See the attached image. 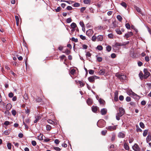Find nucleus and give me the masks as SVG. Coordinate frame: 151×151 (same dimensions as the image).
<instances>
[{
    "mask_svg": "<svg viewBox=\"0 0 151 151\" xmlns=\"http://www.w3.org/2000/svg\"><path fill=\"white\" fill-rule=\"evenodd\" d=\"M119 112L116 114V119L117 120H119L120 117L123 115L125 113V110L122 107H120L119 109Z\"/></svg>",
    "mask_w": 151,
    "mask_h": 151,
    "instance_id": "f257e3e1",
    "label": "nucleus"
},
{
    "mask_svg": "<svg viewBox=\"0 0 151 151\" xmlns=\"http://www.w3.org/2000/svg\"><path fill=\"white\" fill-rule=\"evenodd\" d=\"M115 76L120 80H124L126 79V76L122 73H117Z\"/></svg>",
    "mask_w": 151,
    "mask_h": 151,
    "instance_id": "f03ea898",
    "label": "nucleus"
},
{
    "mask_svg": "<svg viewBox=\"0 0 151 151\" xmlns=\"http://www.w3.org/2000/svg\"><path fill=\"white\" fill-rule=\"evenodd\" d=\"M144 78L145 79L147 78L150 75V73L148 71L147 69H144Z\"/></svg>",
    "mask_w": 151,
    "mask_h": 151,
    "instance_id": "7ed1b4c3",
    "label": "nucleus"
},
{
    "mask_svg": "<svg viewBox=\"0 0 151 151\" xmlns=\"http://www.w3.org/2000/svg\"><path fill=\"white\" fill-rule=\"evenodd\" d=\"M116 126H109L106 127V129L109 131H112L116 129Z\"/></svg>",
    "mask_w": 151,
    "mask_h": 151,
    "instance_id": "20e7f679",
    "label": "nucleus"
},
{
    "mask_svg": "<svg viewBox=\"0 0 151 151\" xmlns=\"http://www.w3.org/2000/svg\"><path fill=\"white\" fill-rule=\"evenodd\" d=\"M132 149L135 151H140V149L137 144H135L132 147Z\"/></svg>",
    "mask_w": 151,
    "mask_h": 151,
    "instance_id": "39448f33",
    "label": "nucleus"
},
{
    "mask_svg": "<svg viewBox=\"0 0 151 151\" xmlns=\"http://www.w3.org/2000/svg\"><path fill=\"white\" fill-rule=\"evenodd\" d=\"M130 95H132L133 97L134 98H135L137 99H139V97L138 95L133 92L132 91H131L130 93Z\"/></svg>",
    "mask_w": 151,
    "mask_h": 151,
    "instance_id": "423d86ee",
    "label": "nucleus"
},
{
    "mask_svg": "<svg viewBox=\"0 0 151 151\" xmlns=\"http://www.w3.org/2000/svg\"><path fill=\"white\" fill-rule=\"evenodd\" d=\"M107 111V109L105 108H103L101 109L100 112L102 115H105Z\"/></svg>",
    "mask_w": 151,
    "mask_h": 151,
    "instance_id": "0eeeda50",
    "label": "nucleus"
},
{
    "mask_svg": "<svg viewBox=\"0 0 151 151\" xmlns=\"http://www.w3.org/2000/svg\"><path fill=\"white\" fill-rule=\"evenodd\" d=\"M133 34L132 32H128L125 35V37H126V38L127 39L130 37L131 36L133 35Z\"/></svg>",
    "mask_w": 151,
    "mask_h": 151,
    "instance_id": "6e6552de",
    "label": "nucleus"
},
{
    "mask_svg": "<svg viewBox=\"0 0 151 151\" xmlns=\"http://www.w3.org/2000/svg\"><path fill=\"white\" fill-rule=\"evenodd\" d=\"M118 92L117 91H116L114 93V101H117L118 100Z\"/></svg>",
    "mask_w": 151,
    "mask_h": 151,
    "instance_id": "1a4fd4ad",
    "label": "nucleus"
},
{
    "mask_svg": "<svg viewBox=\"0 0 151 151\" xmlns=\"http://www.w3.org/2000/svg\"><path fill=\"white\" fill-rule=\"evenodd\" d=\"M125 134L123 132H120L118 135V137L119 138H123L125 137Z\"/></svg>",
    "mask_w": 151,
    "mask_h": 151,
    "instance_id": "9d476101",
    "label": "nucleus"
},
{
    "mask_svg": "<svg viewBox=\"0 0 151 151\" xmlns=\"http://www.w3.org/2000/svg\"><path fill=\"white\" fill-rule=\"evenodd\" d=\"M12 107V105L10 103L7 104L6 106V108L7 111L9 110Z\"/></svg>",
    "mask_w": 151,
    "mask_h": 151,
    "instance_id": "9b49d317",
    "label": "nucleus"
},
{
    "mask_svg": "<svg viewBox=\"0 0 151 151\" xmlns=\"http://www.w3.org/2000/svg\"><path fill=\"white\" fill-rule=\"evenodd\" d=\"M88 79L89 81L91 83H93L94 82L95 79L93 76L88 77Z\"/></svg>",
    "mask_w": 151,
    "mask_h": 151,
    "instance_id": "f8f14e48",
    "label": "nucleus"
},
{
    "mask_svg": "<svg viewBox=\"0 0 151 151\" xmlns=\"http://www.w3.org/2000/svg\"><path fill=\"white\" fill-rule=\"evenodd\" d=\"M93 33V31L92 30L89 29L86 32V34L88 36H91Z\"/></svg>",
    "mask_w": 151,
    "mask_h": 151,
    "instance_id": "ddd939ff",
    "label": "nucleus"
},
{
    "mask_svg": "<svg viewBox=\"0 0 151 151\" xmlns=\"http://www.w3.org/2000/svg\"><path fill=\"white\" fill-rule=\"evenodd\" d=\"M130 55L131 57L133 58H135L136 55H135L134 52L133 50H131L130 52Z\"/></svg>",
    "mask_w": 151,
    "mask_h": 151,
    "instance_id": "4468645a",
    "label": "nucleus"
},
{
    "mask_svg": "<svg viewBox=\"0 0 151 151\" xmlns=\"http://www.w3.org/2000/svg\"><path fill=\"white\" fill-rule=\"evenodd\" d=\"M103 37L101 35H99L97 37V41H101L103 40Z\"/></svg>",
    "mask_w": 151,
    "mask_h": 151,
    "instance_id": "2eb2a0df",
    "label": "nucleus"
},
{
    "mask_svg": "<svg viewBox=\"0 0 151 151\" xmlns=\"http://www.w3.org/2000/svg\"><path fill=\"white\" fill-rule=\"evenodd\" d=\"M35 120L34 121V122L35 123H36L41 119V117L40 116H36Z\"/></svg>",
    "mask_w": 151,
    "mask_h": 151,
    "instance_id": "dca6fc26",
    "label": "nucleus"
},
{
    "mask_svg": "<svg viewBox=\"0 0 151 151\" xmlns=\"http://www.w3.org/2000/svg\"><path fill=\"white\" fill-rule=\"evenodd\" d=\"M129 41H128L126 42H120V46H125L126 45L128 44L129 43Z\"/></svg>",
    "mask_w": 151,
    "mask_h": 151,
    "instance_id": "f3484780",
    "label": "nucleus"
},
{
    "mask_svg": "<svg viewBox=\"0 0 151 151\" xmlns=\"http://www.w3.org/2000/svg\"><path fill=\"white\" fill-rule=\"evenodd\" d=\"M92 110L93 112H96L97 110V107L96 106H93L92 107Z\"/></svg>",
    "mask_w": 151,
    "mask_h": 151,
    "instance_id": "a211bd4d",
    "label": "nucleus"
},
{
    "mask_svg": "<svg viewBox=\"0 0 151 151\" xmlns=\"http://www.w3.org/2000/svg\"><path fill=\"white\" fill-rule=\"evenodd\" d=\"M135 9L137 10V11L139 14L142 15V13L141 11V9L140 8H139L138 7H137V6H136L135 7Z\"/></svg>",
    "mask_w": 151,
    "mask_h": 151,
    "instance_id": "6ab92c4d",
    "label": "nucleus"
},
{
    "mask_svg": "<svg viewBox=\"0 0 151 151\" xmlns=\"http://www.w3.org/2000/svg\"><path fill=\"white\" fill-rule=\"evenodd\" d=\"M124 147L126 150H129V147L126 142L124 143Z\"/></svg>",
    "mask_w": 151,
    "mask_h": 151,
    "instance_id": "aec40b11",
    "label": "nucleus"
},
{
    "mask_svg": "<svg viewBox=\"0 0 151 151\" xmlns=\"http://www.w3.org/2000/svg\"><path fill=\"white\" fill-rule=\"evenodd\" d=\"M105 73V70L104 69H102L100 70L99 72V73L100 75H104Z\"/></svg>",
    "mask_w": 151,
    "mask_h": 151,
    "instance_id": "412c9836",
    "label": "nucleus"
},
{
    "mask_svg": "<svg viewBox=\"0 0 151 151\" xmlns=\"http://www.w3.org/2000/svg\"><path fill=\"white\" fill-rule=\"evenodd\" d=\"M87 103L88 105H90L92 103V100L90 99H88L87 101Z\"/></svg>",
    "mask_w": 151,
    "mask_h": 151,
    "instance_id": "4be33fe9",
    "label": "nucleus"
},
{
    "mask_svg": "<svg viewBox=\"0 0 151 151\" xmlns=\"http://www.w3.org/2000/svg\"><path fill=\"white\" fill-rule=\"evenodd\" d=\"M139 76L141 80H142L143 79V78H144V75L143 74V73H142L140 72L139 73Z\"/></svg>",
    "mask_w": 151,
    "mask_h": 151,
    "instance_id": "5701e85b",
    "label": "nucleus"
},
{
    "mask_svg": "<svg viewBox=\"0 0 151 151\" xmlns=\"http://www.w3.org/2000/svg\"><path fill=\"white\" fill-rule=\"evenodd\" d=\"M91 1L90 0H84L83 2L85 4H90Z\"/></svg>",
    "mask_w": 151,
    "mask_h": 151,
    "instance_id": "b1692460",
    "label": "nucleus"
},
{
    "mask_svg": "<svg viewBox=\"0 0 151 151\" xmlns=\"http://www.w3.org/2000/svg\"><path fill=\"white\" fill-rule=\"evenodd\" d=\"M115 31L118 34L121 35L122 34V32L120 31V30L119 29H116Z\"/></svg>",
    "mask_w": 151,
    "mask_h": 151,
    "instance_id": "393cba45",
    "label": "nucleus"
},
{
    "mask_svg": "<svg viewBox=\"0 0 151 151\" xmlns=\"http://www.w3.org/2000/svg\"><path fill=\"white\" fill-rule=\"evenodd\" d=\"M116 18L120 22H121L122 19V17L120 15H118L117 16Z\"/></svg>",
    "mask_w": 151,
    "mask_h": 151,
    "instance_id": "a878e982",
    "label": "nucleus"
},
{
    "mask_svg": "<svg viewBox=\"0 0 151 151\" xmlns=\"http://www.w3.org/2000/svg\"><path fill=\"white\" fill-rule=\"evenodd\" d=\"M106 50L108 52H109L111 50V46H110L109 45H108L106 47Z\"/></svg>",
    "mask_w": 151,
    "mask_h": 151,
    "instance_id": "bb28decb",
    "label": "nucleus"
},
{
    "mask_svg": "<svg viewBox=\"0 0 151 151\" xmlns=\"http://www.w3.org/2000/svg\"><path fill=\"white\" fill-rule=\"evenodd\" d=\"M70 26L72 28H75L76 27V25L75 23L73 22L71 24Z\"/></svg>",
    "mask_w": 151,
    "mask_h": 151,
    "instance_id": "cd10ccee",
    "label": "nucleus"
},
{
    "mask_svg": "<svg viewBox=\"0 0 151 151\" xmlns=\"http://www.w3.org/2000/svg\"><path fill=\"white\" fill-rule=\"evenodd\" d=\"M120 4L124 7L125 8H126L127 7V5L126 3L124 2H122V3Z\"/></svg>",
    "mask_w": 151,
    "mask_h": 151,
    "instance_id": "c85d7f7f",
    "label": "nucleus"
},
{
    "mask_svg": "<svg viewBox=\"0 0 151 151\" xmlns=\"http://www.w3.org/2000/svg\"><path fill=\"white\" fill-rule=\"evenodd\" d=\"M99 102L100 104H104V102H105L103 100H102L101 99H99Z\"/></svg>",
    "mask_w": 151,
    "mask_h": 151,
    "instance_id": "c756f323",
    "label": "nucleus"
},
{
    "mask_svg": "<svg viewBox=\"0 0 151 151\" xmlns=\"http://www.w3.org/2000/svg\"><path fill=\"white\" fill-rule=\"evenodd\" d=\"M10 133V131L9 130H7L5 131L4 132V134L6 135H8Z\"/></svg>",
    "mask_w": 151,
    "mask_h": 151,
    "instance_id": "7c9ffc66",
    "label": "nucleus"
},
{
    "mask_svg": "<svg viewBox=\"0 0 151 151\" xmlns=\"http://www.w3.org/2000/svg\"><path fill=\"white\" fill-rule=\"evenodd\" d=\"M46 127L47 130V131H50V130L51 128V127L50 125H47Z\"/></svg>",
    "mask_w": 151,
    "mask_h": 151,
    "instance_id": "2f4dec72",
    "label": "nucleus"
},
{
    "mask_svg": "<svg viewBox=\"0 0 151 151\" xmlns=\"http://www.w3.org/2000/svg\"><path fill=\"white\" fill-rule=\"evenodd\" d=\"M148 132V130H145L144 131L143 133V136L144 137L146 136Z\"/></svg>",
    "mask_w": 151,
    "mask_h": 151,
    "instance_id": "473e14b6",
    "label": "nucleus"
},
{
    "mask_svg": "<svg viewBox=\"0 0 151 151\" xmlns=\"http://www.w3.org/2000/svg\"><path fill=\"white\" fill-rule=\"evenodd\" d=\"M80 4L76 2L73 4V6L75 7H78L80 6Z\"/></svg>",
    "mask_w": 151,
    "mask_h": 151,
    "instance_id": "72a5a7b5",
    "label": "nucleus"
},
{
    "mask_svg": "<svg viewBox=\"0 0 151 151\" xmlns=\"http://www.w3.org/2000/svg\"><path fill=\"white\" fill-rule=\"evenodd\" d=\"M7 147L8 149L9 150L11 149L12 148V144L11 143H9L7 144Z\"/></svg>",
    "mask_w": 151,
    "mask_h": 151,
    "instance_id": "f704fd0d",
    "label": "nucleus"
},
{
    "mask_svg": "<svg viewBox=\"0 0 151 151\" xmlns=\"http://www.w3.org/2000/svg\"><path fill=\"white\" fill-rule=\"evenodd\" d=\"M36 102H41L42 101V99L40 98L39 97H38L35 100Z\"/></svg>",
    "mask_w": 151,
    "mask_h": 151,
    "instance_id": "c9c22d12",
    "label": "nucleus"
},
{
    "mask_svg": "<svg viewBox=\"0 0 151 151\" xmlns=\"http://www.w3.org/2000/svg\"><path fill=\"white\" fill-rule=\"evenodd\" d=\"M97 49L99 50H101L103 49V47L101 45H98L97 47Z\"/></svg>",
    "mask_w": 151,
    "mask_h": 151,
    "instance_id": "e433bc0d",
    "label": "nucleus"
},
{
    "mask_svg": "<svg viewBox=\"0 0 151 151\" xmlns=\"http://www.w3.org/2000/svg\"><path fill=\"white\" fill-rule=\"evenodd\" d=\"M151 140V137L149 135L147 136L146 138V140L147 142L150 141Z\"/></svg>",
    "mask_w": 151,
    "mask_h": 151,
    "instance_id": "4c0bfd02",
    "label": "nucleus"
},
{
    "mask_svg": "<svg viewBox=\"0 0 151 151\" xmlns=\"http://www.w3.org/2000/svg\"><path fill=\"white\" fill-rule=\"evenodd\" d=\"M71 40L76 42H78V39L77 38H75L74 37H73L71 38Z\"/></svg>",
    "mask_w": 151,
    "mask_h": 151,
    "instance_id": "58836bf2",
    "label": "nucleus"
},
{
    "mask_svg": "<svg viewBox=\"0 0 151 151\" xmlns=\"http://www.w3.org/2000/svg\"><path fill=\"white\" fill-rule=\"evenodd\" d=\"M125 26L128 29H129L130 28V26L129 24L128 23L126 24Z\"/></svg>",
    "mask_w": 151,
    "mask_h": 151,
    "instance_id": "ea45409f",
    "label": "nucleus"
},
{
    "mask_svg": "<svg viewBox=\"0 0 151 151\" xmlns=\"http://www.w3.org/2000/svg\"><path fill=\"white\" fill-rule=\"evenodd\" d=\"M72 22V19L70 18H69L67 19L66 22L67 23H70Z\"/></svg>",
    "mask_w": 151,
    "mask_h": 151,
    "instance_id": "a19ab883",
    "label": "nucleus"
},
{
    "mask_svg": "<svg viewBox=\"0 0 151 151\" xmlns=\"http://www.w3.org/2000/svg\"><path fill=\"white\" fill-rule=\"evenodd\" d=\"M76 72V70L74 69H73L70 70V73L72 75H74Z\"/></svg>",
    "mask_w": 151,
    "mask_h": 151,
    "instance_id": "79ce46f5",
    "label": "nucleus"
},
{
    "mask_svg": "<svg viewBox=\"0 0 151 151\" xmlns=\"http://www.w3.org/2000/svg\"><path fill=\"white\" fill-rule=\"evenodd\" d=\"M12 114L14 116H15L16 114V111L14 110H12Z\"/></svg>",
    "mask_w": 151,
    "mask_h": 151,
    "instance_id": "37998d69",
    "label": "nucleus"
},
{
    "mask_svg": "<svg viewBox=\"0 0 151 151\" xmlns=\"http://www.w3.org/2000/svg\"><path fill=\"white\" fill-rule=\"evenodd\" d=\"M32 144L33 146H35L36 145L37 143L36 142L35 140H32Z\"/></svg>",
    "mask_w": 151,
    "mask_h": 151,
    "instance_id": "c03bdc74",
    "label": "nucleus"
},
{
    "mask_svg": "<svg viewBox=\"0 0 151 151\" xmlns=\"http://www.w3.org/2000/svg\"><path fill=\"white\" fill-rule=\"evenodd\" d=\"M88 71L89 74L91 75H92L94 73V71L92 70H89Z\"/></svg>",
    "mask_w": 151,
    "mask_h": 151,
    "instance_id": "a18cd8bd",
    "label": "nucleus"
},
{
    "mask_svg": "<svg viewBox=\"0 0 151 151\" xmlns=\"http://www.w3.org/2000/svg\"><path fill=\"white\" fill-rule=\"evenodd\" d=\"M97 39V37L93 35L92 37L91 40L93 41H95Z\"/></svg>",
    "mask_w": 151,
    "mask_h": 151,
    "instance_id": "49530a36",
    "label": "nucleus"
},
{
    "mask_svg": "<svg viewBox=\"0 0 151 151\" xmlns=\"http://www.w3.org/2000/svg\"><path fill=\"white\" fill-rule=\"evenodd\" d=\"M10 122L8 121H6L4 122V124L6 126L9 125L10 124Z\"/></svg>",
    "mask_w": 151,
    "mask_h": 151,
    "instance_id": "de8ad7c7",
    "label": "nucleus"
},
{
    "mask_svg": "<svg viewBox=\"0 0 151 151\" xmlns=\"http://www.w3.org/2000/svg\"><path fill=\"white\" fill-rule=\"evenodd\" d=\"M79 24L81 26V27H82V28H83L84 27V24L83 22H80Z\"/></svg>",
    "mask_w": 151,
    "mask_h": 151,
    "instance_id": "09e8293b",
    "label": "nucleus"
},
{
    "mask_svg": "<svg viewBox=\"0 0 151 151\" xmlns=\"http://www.w3.org/2000/svg\"><path fill=\"white\" fill-rule=\"evenodd\" d=\"M80 38L82 40H84L86 39V37L82 35H81L80 36Z\"/></svg>",
    "mask_w": 151,
    "mask_h": 151,
    "instance_id": "8fccbe9b",
    "label": "nucleus"
},
{
    "mask_svg": "<svg viewBox=\"0 0 151 151\" xmlns=\"http://www.w3.org/2000/svg\"><path fill=\"white\" fill-rule=\"evenodd\" d=\"M139 125H140V127L142 128H143L145 127V125H144V123L143 122H140V123L139 124Z\"/></svg>",
    "mask_w": 151,
    "mask_h": 151,
    "instance_id": "3c124183",
    "label": "nucleus"
},
{
    "mask_svg": "<svg viewBox=\"0 0 151 151\" xmlns=\"http://www.w3.org/2000/svg\"><path fill=\"white\" fill-rule=\"evenodd\" d=\"M91 55V54L89 52H87L86 54V56L87 57H90Z\"/></svg>",
    "mask_w": 151,
    "mask_h": 151,
    "instance_id": "603ef678",
    "label": "nucleus"
},
{
    "mask_svg": "<svg viewBox=\"0 0 151 151\" xmlns=\"http://www.w3.org/2000/svg\"><path fill=\"white\" fill-rule=\"evenodd\" d=\"M8 96L9 97L12 98L13 97L14 94L10 92Z\"/></svg>",
    "mask_w": 151,
    "mask_h": 151,
    "instance_id": "864d4df0",
    "label": "nucleus"
},
{
    "mask_svg": "<svg viewBox=\"0 0 151 151\" xmlns=\"http://www.w3.org/2000/svg\"><path fill=\"white\" fill-rule=\"evenodd\" d=\"M119 99L121 101H122L124 100V97L123 96L121 95L119 96Z\"/></svg>",
    "mask_w": 151,
    "mask_h": 151,
    "instance_id": "5fc2aeb1",
    "label": "nucleus"
},
{
    "mask_svg": "<svg viewBox=\"0 0 151 151\" xmlns=\"http://www.w3.org/2000/svg\"><path fill=\"white\" fill-rule=\"evenodd\" d=\"M86 9V7H82L81 9V13H83L84 11Z\"/></svg>",
    "mask_w": 151,
    "mask_h": 151,
    "instance_id": "6e6d98bb",
    "label": "nucleus"
},
{
    "mask_svg": "<svg viewBox=\"0 0 151 151\" xmlns=\"http://www.w3.org/2000/svg\"><path fill=\"white\" fill-rule=\"evenodd\" d=\"M53 148L54 150H56V151H60L61 150V149L59 147H54Z\"/></svg>",
    "mask_w": 151,
    "mask_h": 151,
    "instance_id": "4d7b16f0",
    "label": "nucleus"
},
{
    "mask_svg": "<svg viewBox=\"0 0 151 151\" xmlns=\"http://www.w3.org/2000/svg\"><path fill=\"white\" fill-rule=\"evenodd\" d=\"M131 100V99L130 97L129 96H127L126 99V101H128V102L130 101Z\"/></svg>",
    "mask_w": 151,
    "mask_h": 151,
    "instance_id": "13d9d810",
    "label": "nucleus"
},
{
    "mask_svg": "<svg viewBox=\"0 0 151 151\" xmlns=\"http://www.w3.org/2000/svg\"><path fill=\"white\" fill-rule=\"evenodd\" d=\"M47 122L51 124H53L54 122L52 120H50V119H49L47 120Z\"/></svg>",
    "mask_w": 151,
    "mask_h": 151,
    "instance_id": "bf43d9fd",
    "label": "nucleus"
},
{
    "mask_svg": "<svg viewBox=\"0 0 151 151\" xmlns=\"http://www.w3.org/2000/svg\"><path fill=\"white\" fill-rule=\"evenodd\" d=\"M97 61L99 62L101 61L102 60V58L100 57H97Z\"/></svg>",
    "mask_w": 151,
    "mask_h": 151,
    "instance_id": "052dcab7",
    "label": "nucleus"
},
{
    "mask_svg": "<svg viewBox=\"0 0 151 151\" xmlns=\"http://www.w3.org/2000/svg\"><path fill=\"white\" fill-rule=\"evenodd\" d=\"M70 52V51L68 50H65L64 52H63V53H65L67 55H68Z\"/></svg>",
    "mask_w": 151,
    "mask_h": 151,
    "instance_id": "680f3d73",
    "label": "nucleus"
},
{
    "mask_svg": "<svg viewBox=\"0 0 151 151\" xmlns=\"http://www.w3.org/2000/svg\"><path fill=\"white\" fill-rule=\"evenodd\" d=\"M61 10V8L60 7H58L57 8L55 9V11L57 12H60V11Z\"/></svg>",
    "mask_w": 151,
    "mask_h": 151,
    "instance_id": "e2e57ef3",
    "label": "nucleus"
},
{
    "mask_svg": "<svg viewBox=\"0 0 151 151\" xmlns=\"http://www.w3.org/2000/svg\"><path fill=\"white\" fill-rule=\"evenodd\" d=\"M113 35L111 33L109 34L108 35L109 38H112V37H113Z\"/></svg>",
    "mask_w": 151,
    "mask_h": 151,
    "instance_id": "0e129e2a",
    "label": "nucleus"
},
{
    "mask_svg": "<svg viewBox=\"0 0 151 151\" xmlns=\"http://www.w3.org/2000/svg\"><path fill=\"white\" fill-rule=\"evenodd\" d=\"M106 132H107V131L106 130V131L103 130V131H102L101 134H102V135H105L106 134Z\"/></svg>",
    "mask_w": 151,
    "mask_h": 151,
    "instance_id": "69168bd1",
    "label": "nucleus"
},
{
    "mask_svg": "<svg viewBox=\"0 0 151 151\" xmlns=\"http://www.w3.org/2000/svg\"><path fill=\"white\" fill-rule=\"evenodd\" d=\"M66 9L68 10H70L72 9V8L71 6H68L67 7Z\"/></svg>",
    "mask_w": 151,
    "mask_h": 151,
    "instance_id": "338daca9",
    "label": "nucleus"
},
{
    "mask_svg": "<svg viewBox=\"0 0 151 151\" xmlns=\"http://www.w3.org/2000/svg\"><path fill=\"white\" fill-rule=\"evenodd\" d=\"M82 47L83 49H86L87 48L88 46L86 45L83 44L82 45Z\"/></svg>",
    "mask_w": 151,
    "mask_h": 151,
    "instance_id": "774afa93",
    "label": "nucleus"
}]
</instances>
